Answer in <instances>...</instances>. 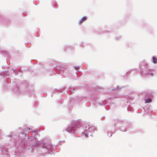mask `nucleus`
Here are the masks:
<instances>
[{
  "label": "nucleus",
  "instance_id": "nucleus-4",
  "mask_svg": "<svg viewBox=\"0 0 157 157\" xmlns=\"http://www.w3.org/2000/svg\"><path fill=\"white\" fill-rule=\"evenodd\" d=\"M151 101V100L150 98H148L145 100V103H149Z\"/></svg>",
  "mask_w": 157,
  "mask_h": 157
},
{
  "label": "nucleus",
  "instance_id": "nucleus-3",
  "mask_svg": "<svg viewBox=\"0 0 157 157\" xmlns=\"http://www.w3.org/2000/svg\"><path fill=\"white\" fill-rule=\"evenodd\" d=\"M153 59V62L154 63H157V59L155 58V56H153L152 57Z\"/></svg>",
  "mask_w": 157,
  "mask_h": 157
},
{
  "label": "nucleus",
  "instance_id": "nucleus-1",
  "mask_svg": "<svg viewBox=\"0 0 157 157\" xmlns=\"http://www.w3.org/2000/svg\"><path fill=\"white\" fill-rule=\"evenodd\" d=\"M87 19V17H83L78 22V24L79 25H81L84 21H86Z\"/></svg>",
  "mask_w": 157,
  "mask_h": 157
},
{
  "label": "nucleus",
  "instance_id": "nucleus-2",
  "mask_svg": "<svg viewBox=\"0 0 157 157\" xmlns=\"http://www.w3.org/2000/svg\"><path fill=\"white\" fill-rule=\"evenodd\" d=\"M73 125V127H78L79 126V123L78 121H75Z\"/></svg>",
  "mask_w": 157,
  "mask_h": 157
}]
</instances>
